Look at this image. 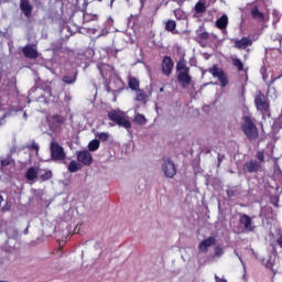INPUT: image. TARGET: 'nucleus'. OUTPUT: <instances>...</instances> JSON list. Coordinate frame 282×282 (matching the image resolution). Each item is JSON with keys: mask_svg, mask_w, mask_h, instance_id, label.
Listing matches in <instances>:
<instances>
[{"mask_svg": "<svg viewBox=\"0 0 282 282\" xmlns=\"http://www.w3.org/2000/svg\"><path fill=\"white\" fill-rule=\"evenodd\" d=\"M176 72L178 74L177 80L181 87H183V89H186V87L191 85V80H193V78L191 77V67L186 65V61L181 59L180 62H177Z\"/></svg>", "mask_w": 282, "mask_h": 282, "instance_id": "1", "label": "nucleus"}, {"mask_svg": "<svg viewBox=\"0 0 282 282\" xmlns=\"http://www.w3.org/2000/svg\"><path fill=\"white\" fill-rule=\"evenodd\" d=\"M241 129L248 140L252 141L259 138V129L257 128V124H254V121H252V118L248 115L242 117Z\"/></svg>", "mask_w": 282, "mask_h": 282, "instance_id": "2", "label": "nucleus"}, {"mask_svg": "<svg viewBox=\"0 0 282 282\" xmlns=\"http://www.w3.org/2000/svg\"><path fill=\"white\" fill-rule=\"evenodd\" d=\"M108 118L112 122H116V124H118L119 127H123V129H127V131L131 129V121H129V117H127V115L120 110H110L108 112Z\"/></svg>", "mask_w": 282, "mask_h": 282, "instance_id": "3", "label": "nucleus"}, {"mask_svg": "<svg viewBox=\"0 0 282 282\" xmlns=\"http://www.w3.org/2000/svg\"><path fill=\"white\" fill-rule=\"evenodd\" d=\"M254 105L261 113H270V102L261 90H258L256 94Z\"/></svg>", "mask_w": 282, "mask_h": 282, "instance_id": "4", "label": "nucleus"}, {"mask_svg": "<svg viewBox=\"0 0 282 282\" xmlns=\"http://www.w3.org/2000/svg\"><path fill=\"white\" fill-rule=\"evenodd\" d=\"M161 169L164 175L170 180H173L175 175H177V169L175 167V163H173L169 158L162 159Z\"/></svg>", "mask_w": 282, "mask_h": 282, "instance_id": "5", "label": "nucleus"}, {"mask_svg": "<svg viewBox=\"0 0 282 282\" xmlns=\"http://www.w3.org/2000/svg\"><path fill=\"white\" fill-rule=\"evenodd\" d=\"M51 156L55 162L65 160V149L58 142H51Z\"/></svg>", "mask_w": 282, "mask_h": 282, "instance_id": "6", "label": "nucleus"}, {"mask_svg": "<svg viewBox=\"0 0 282 282\" xmlns=\"http://www.w3.org/2000/svg\"><path fill=\"white\" fill-rule=\"evenodd\" d=\"M207 72L214 76V78H218L221 87H227L228 86V76L224 70L217 65H214L213 67L208 68Z\"/></svg>", "mask_w": 282, "mask_h": 282, "instance_id": "7", "label": "nucleus"}, {"mask_svg": "<svg viewBox=\"0 0 282 282\" xmlns=\"http://www.w3.org/2000/svg\"><path fill=\"white\" fill-rule=\"evenodd\" d=\"M65 117L61 116V115H54L48 119V127L51 129V131H53L54 133H57V131H61V128L63 127V124H65Z\"/></svg>", "mask_w": 282, "mask_h": 282, "instance_id": "8", "label": "nucleus"}, {"mask_svg": "<svg viewBox=\"0 0 282 282\" xmlns=\"http://www.w3.org/2000/svg\"><path fill=\"white\" fill-rule=\"evenodd\" d=\"M215 243H217V239L210 236L198 245V250L199 252H203L204 254H206V252H208V249L215 246Z\"/></svg>", "mask_w": 282, "mask_h": 282, "instance_id": "9", "label": "nucleus"}, {"mask_svg": "<svg viewBox=\"0 0 282 282\" xmlns=\"http://www.w3.org/2000/svg\"><path fill=\"white\" fill-rule=\"evenodd\" d=\"M240 224L247 232H252L256 228L254 223H252V218L246 214L240 216Z\"/></svg>", "mask_w": 282, "mask_h": 282, "instance_id": "10", "label": "nucleus"}, {"mask_svg": "<svg viewBox=\"0 0 282 282\" xmlns=\"http://www.w3.org/2000/svg\"><path fill=\"white\" fill-rule=\"evenodd\" d=\"M77 160L78 162H80V164H84L85 166H89L91 165V162H94L91 153H89V151L87 150L78 152Z\"/></svg>", "mask_w": 282, "mask_h": 282, "instance_id": "11", "label": "nucleus"}, {"mask_svg": "<svg viewBox=\"0 0 282 282\" xmlns=\"http://www.w3.org/2000/svg\"><path fill=\"white\" fill-rule=\"evenodd\" d=\"M260 169L261 163L258 162L257 160H250L246 162L243 165V171H246V173H257L260 171Z\"/></svg>", "mask_w": 282, "mask_h": 282, "instance_id": "12", "label": "nucleus"}, {"mask_svg": "<svg viewBox=\"0 0 282 282\" xmlns=\"http://www.w3.org/2000/svg\"><path fill=\"white\" fill-rule=\"evenodd\" d=\"M121 85L122 82L120 79H116L115 82H110L108 85H106V90L108 94L112 93L113 96H116L122 91V88L120 87Z\"/></svg>", "mask_w": 282, "mask_h": 282, "instance_id": "13", "label": "nucleus"}, {"mask_svg": "<svg viewBox=\"0 0 282 282\" xmlns=\"http://www.w3.org/2000/svg\"><path fill=\"white\" fill-rule=\"evenodd\" d=\"M162 73L164 76H171L173 73V59L169 56H165L162 61Z\"/></svg>", "mask_w": 282, "mask_h": 282, "instance_id": "14", "label": "nucleus"}, {"mask_svg": "<svg viewBox=\"0 0 282 282\" xmlns=\"http://www.w3.org/2000/svg\"><path fill=\"white\" fill-rule=\"evenodd\" d=\"M98 69L105 80H107V78H111V76L113 75V67L111 65L100 64L98 66Z\"/></svg>", "mask_w": 282, "mask_h": 282, "instance_id": "15", "label": "nucleus"}, {"mask_svg": "<svg viewBox=\"0 0 282 282\" xmlns=\"http://www.w3.org/2000/svg\"><path fill=\"white\" fill-rule=\"evenodd\" d=\"M208 6H210V0H199L194 7L195 14H204L208 10Z\"/></svg>", "mask_w": 282, "mask_h": 282, "instance_id": "16", "label": "nucleus"}, {"mask_svg": "<svg viewBox=\"0 0 282 282\" xmlns=\"http://www.w3.org/2000/svg\"><path fill=\"white\" fill-rule=\"evenodd\" d=\"M29 98H31V100H35L37 102H43L45 100L43 97V90L40 88H32L29 91Z\"/></svg>", "mask_w": 282, "mask_h": 282, "instance_id": "17", "label": "nucleus"}, {"mask_svg": "<svg viewBox=\"0 0 282 282\" xmlns=\"http://www.w3.org/2000/svg\"><path fill=\"white\" fill-rule=\"evenodd\" d=\"M252 45V40L250 37H242L241 40H235V47L237 50H246Z\"/></svg>", "mask_w": 282, "mask_h": 282, "instance_id": "18", "label": "nucleus"}, {"mask_svg": "<svg viewBox=\"0 0 282 282\" xmlns=\"http://www.w3.org/2000/svg\"><path fill=\"white\" fill-rule=\"evenodd\" d=\"M22 52L26 58H39V52L30 45L24 46Z\"/></svg>", "mask_w": 282, "mask_h": 282, "instance_id": "19", "label": "nucleus"}, {"mask_svg": "<svg viewBox=\"0 0 282 282\" xmlns=\"http://www.w3.org/2000/svg\"><path fill=\"white\" fill-rule=\"evenodd\" d=\"M251 17L254 19V21H259L260 23L265 21V14H263V12H261L258 7H253L251 9Z\"/></svg>", "mask_w": 282, "mask_h": 282, "instance_id": "20", "label": "nucleus"}, {"mask_svg": "<svg viewBox=\"0 0 282 282\" xmlns=\"http://www.w3.org/2000/svg\"><path fill=\"white\" fill-rule=\"evenodd\" d=\"M216 28H218V30H221V32L226 33V28H228V17L226 14H223L216 21Z\"/></svg>", "mask_w": 282, "mask_h": 282, "instance_id": "21", "label": "nucleus"}, {"mask_svg": "<svg viewBox=\"0 0 282 282\" xmlns=\"http://www.w3.org/2000/svg\"><path fill=\"white\" fill-rule=\"evenodd\" d=\"M39 167H29L26 173H25V178L29 181V182H33V180H36V177H39Z\"/></svg>", "mask_w": 282, "mask_h": 282, "instance_id": "22", "label": "nucleus"}, {"mask_svg": "<svg viewBox=\"0 0 282 282\" xmlns=\"http://www.w3.org/2000/svg\"><path fill=\"white\" fill-rule=\"evenodd\" d=\"M20 8L26 17H30L32 14V4L28 2V0H23L20 4Z\"/></svg>", "mask_w": 282, "mask_h": 282, "instance_id": "23", "label": "nucleus"}, {"mask_svg": "<svg viewBox=\"0 0 282 282\" xmlns=\"http://www.w3.org/2000/svg\"><path fill=\"white\" fill-rule=\"evenodd\" d=\"M128 86L132 89V91H138V89H140V80H138L135 77L129 76Z\"/></svg>", "mask_w": 282, "mask_h": 282, "instance_id": "24", "label": "nucleus"}, {"mask_svg": "<svg viewBox=\"0 0 282 282\" xmlns=\"http://www.w3.org/2000/svg\"><path fill=\"white\" fill-rule=\"evenodd\" d=\"M80 169H83V165H80V163L77 161H72L67 166V170L69 171V173H76L80 171Z\"/></svg>", "mask_w": 282, "mask_h": 282, "instance_id": "25", "label": "nucleus"}, {"mask_svg": "<svg viewBox=\"0 0 282 282\" xmlns=\"http://www.w3.org/2000/svg\"><path fill=\"white\" fill-rule=\"evenodd\" d=\"M133 122L134 124H147V117H144V115L141 113H135L134 118H133Z\"/></svg>", "mask_w": 282, "mask_h": 282, "instance_id": "26", "label": "nucleus"}, {"mask_svg": "<svg viewBox=\"0 0 282 282\" xmlns=\"http://www.w3.org/2000/svg\"><path fill=\"white\" fill-rule=\"evenodd\" d=\"M40 178L42 182H47V180H52V171L43 170L40 172Z\"/></svg>", "mask_w": 282, "mask_h": 282, "instance_id": "27", "label": "nucleus"}, {"mask_svg": "<svg viewBox=\"0 0 282 282\" xmlns=\"http://www.w3.org/2000/svg\"><path fill=\"white\" fill-rule=\"evenodd\" d=\"M63 83H65L66 85H74V83H76V75H65L62 78Z\"/></svg>", "mask_w": 282, "mask_h": 282, "instance_id": "28", "label": "nucleus"}, {"mask_svg": "<svg viewBox=\"0 0 282 282\" xmlns=\"http://www.w3.org/2000/svg\"><path fill=\"white\" fill-rule=\"evenodd\" d=\"M231 61H232V65L237 67L238 72H243V62H241V59L237 57H232Z\"/></svg>", "mask_w": 282, "mask_h": 282, "instance_id": "29", "label": "nucleus"}, {"mask_svg": "<svg viewBox=\"0 0 282 282\" xmlns=\"http://www.w3.org/2000/svg\"><path fill=\"white\" fill-rule=\"evenodd\" d=\"M99 148H100V141L98 140H93L88 144L89 151H98Z\"/></svg>", "mask_w": 282, "mask_h": 282, "instance_id": "30", "label": "nucleus"}, {"mask_svg": "<svg viewBox=\"0 0 282 282\" xmlns=\"http://www.w3.org/2000/svg\"><path fill=\"white\" fill-rule=\"evenodd\" d=\"M256 158H257V162L260 163V165L262 166L263 165V162H265V152L264 151H258L257 154H256Z\"/></svg>", "mask_w": 282, "mask_h": 282, "instance_id": "31", "label": "nucleus"}, {"mask_svg": "<svg viewBox=\"0 0 282 282\" xmlns=\"http://www.w3.org/2000/svg\"><path fill=\"white\" fill-rule=\"evenodd\" d=\"M175 28H177V24L173 20H169L165 23V30H167V32H173V30H175Z\"/></svg>", "mask_w": 282, "mask_h": 282, "instance_id": "32", "label": "nucleus"}, {"mask_svg": "<svg viewBox=\"0 0 282 282\" xmlns=\"http://www.w3.org/2000/svg\"><path fill=\"white\" fill-rule=\"evenodd\" d=\"M137 100L139 102H144V100H147V94L143 93V90L138 89L137 90Z\"/></svg>", "mask_w": 282, "mask_h": 282, "instance_id": "33", "label": "nucleus"}, {"mask_svg": "<svg viewBox=\"0 0 282 282\" xmlns=\"http://www.w3.org/2000/svg\"><path fill=\"white\" fill-rule=\"evenodd\" d=\"M96 138H98V140H101V142H107L109 140V133L108 132L97 133Z\"/></svg>", "mask_w": 282, "mask_h": 282, "instance_id": "34", "label": "nucleus"}, {"mask_svg": "<svg viewBox=\"0 0 282 282\" xmlns=\"http://www.w3.org/2000/svg\"><path fill=\"white\" fill-rule=\"evenodd\" d=\"M26 149H32L33 151H35L36 154H39V143L36 142H31L26 145Z\"/></svg>", "mask_w": 282, "mask_h": 282, "instance_id": "35", "label": "nucleus"}, {"mask_svg": "<svg viewBox=\"0 0 282 282\" xmlns=\"http://www.w3.org/2000/svg\"><path fill=\"white\" fill-rule=\"evenodd\" d=\"M174 15L176 17V19H186V14L181 9H176L174 11Z\"/></svg>", "mask_w": 282, "mask_h": 282, "instance_id": "36", "label": "nucleus"}, {"mask_svg": "<svg viewBox=\"0 0 282 282\" xmlns=\"http://www.w3.org/2000/svg\"><path fill=\"white\" fill-rule=\"evenodd\" d=\"M272 14H273V23H279V21H281V12L273 10Z\"/></svg>", "mask_w": 282, "mask_h": 282, "instance_id": "37", "label": "nucleus"}, {"mask_svg": "<svg viewBox=\"0 0 282 282\" xmlns=\"http://www.w3.org/2000/svg\"><path fill=\"white\" fill-rule=\"evenodd\" d=\"M96 19H98L97 15H91V14H89V13H85V14H84V21H86V22L96 21Z\"/></svg>", "mask_w": 282, "mask_h": 282, "instance_id": "38", "label": "nucleus"}, {"mask_svg": "<svg viewBox=\"0 0 282 282\" xmlns=\"http://www.w3.org/2000/svg\"><path fill=\"white\" fill-rule=\"evenodd\" d=\"M12 160L10 158L3 159L0 161L1 166H10Z\"/></svg>", "mask_w": 282, "mask_h": 282, "instance_id": "39", "label": "nucleus"}, {"mask_svg": "<svg viewBox=\"0 0 282 282\" xmlns=\"http://www.w3.org/2000/svg\"><path fill=\"white\" fill-rule=\"evenodd\" d=\"M215 254H216V257H223L224 256V248L216 247L215 248Z\"/></svg>", "mask_w": 282, "mask_h": 282, "instance_id": "40", "label": "nucleus"}, {"mask_svg": "<svg viewBox=\"0 0 282 282\" xmlns=\"http://www.w3.org/2000/svg\"><path fill=\"white\" fill-rule=\"evenodd\" d=\"M215 280L216 282H228L225 279H219V276L215 275Z\"/></svg>", "mask_w": 282, "mask_h": 282, "instance_id": "41", "label": "nucleus"}, {"mask_svg": "<svg viewBox=\"0 0 282 282\" xmlns=\"http://www.w3.org/2000/svg\"><path fill=\"white\" fill-rule=\"evenodd\" d=\"M235 254H236V257H238L239 261H240V262L242 263V265H243V260L241 259V257H239V252L235 251Z\"/></svg>", "mask_w": 282, "mask_h": 282, "instance_id": "42", "label": "nucleus"}, {"mask_svg": "<svg viewBox=\"0 0 282 282\" xmlns=\"http://www.w3.org/2000/svg\"><path fill=\"white\" fill-rule=\"evenodd\" d=\"M65 100H66V102H69V100H72V97H69V95H66Z\"/></svg>", "mask_w": 282, "mask_h": 282, "instance_id": "43", "label": "nucleus"}, {"mask_svg": "<svg viewBox=\"0 0 282 282\" xmlns=\"http://www.w3.org/2000/svg\"><path fill=\"white\" fill-rule=\"evenodd\" d=\"M147 2V0H140V3H141V8L144 7V3Z\"/></svg>", "mask_w": 282, "mask_h": 282, "instance_id": "44", "label": "nucleus"}, {"mask_svg": "<svg viewBox=\"0 0 282 282\" xmlns=\"http://www.w3.org/2000/svg\"><path fill=\"white\" fill-rule=\"evenodd\" d=\"M23 118H24V120H28V112L23 113Z\"/></svg>", "mask_w": 282, "mask_h": 282, "instance_id": "45", "label": "nucleus"}, {"mask_svg": "<svg viewBox=\"0 0 282 282\" xmlns=\"http://www.w3.org/2000/svg\"><path fill=\"white\" fill-rule=\"evenodd\" d=\"M1 204H3V197L0 196V207H1Z\"/></svg>", "mask_w": 282, "mask_h": 282, "instance_id": "46", "label": "nucleus"}, {"mask_svg": "<svg viewBox=\"0 0 282 282\" xmlns=\"http://www.w3.org/2000/svg\"><path fill=\"white\" fill-rule=\"evenodd\" d=\"M113 1H116V0H110V8L113 7Z\"/></svg>", "mask_w": 282, "mask_h": 282, "instance_id": "47", "label": "nucleus"}, {"mask_svg": "<svg viewBox=\"0 0 282 282\" xmlns=\"http://www.w3.org/2000/svg\"><path fill=\"white\" fill-rule=\"evenodd\" d=\"M160 91H164V88H160Z\"/></svg>", "mask_w": 282, "mask_h": 282, "instance_id": "48", "label": "nucleus"}]
</instances>
